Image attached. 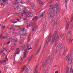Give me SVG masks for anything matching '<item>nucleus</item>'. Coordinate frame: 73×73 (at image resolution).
<instances>
[{"mask_svg": "<svg viewBox=\"0 0 73 73\" xmlns=\"http://www.w3.org/2000/svg\"><path fill=\"white\" fill-rule=\"evenodd\" d=\"M51 35V34H50L46 41V43L48 44V42H52V43H54V42H55V46H56V45H57V43H58V39H59L58 34L57 33V32L55 31L54 32L53 36H52V38L50 37Z\"/></svg>", "mask_w": 73, "mask_h": 73, "instance_id": "f257e3e1", "label": "nucleus"}, {"mask_svg": "<svg viewBox=\"0 0 73 73\" xmlns=\"http://www.w3.org/2000/svg\"><path fill=\"white\" fill-rule=\"evenodd\" d=\"M66 60L67 61H68V63L69 64H71V63H72V58L71 57V55L70 54L67 56L66 58Z\"/></svg>", "mask_w": 73, "mask_h": 73, "instance_id": "f03ea898", "label": "nucleus"}, {"mask_svg": "<svg viewBox=\"0 0 73 73\" xmlns=\"http://www.w3.org/2000/svg\"><path fill=\"white\" fill-rule=\"evenodd\" d=\"M27 11V8H25L23 9V10L22 11L23 13V14H25V16L27 17H30V15L29 13H30V12H26Z\"/></svg>", "mask_w": 73, "mask_h": 73, "instance_id": "7ed1b4c3", "label": "nucleus"}, {"mask_svg": "<svg viewBox=\"0 0 73 73\" xmlns=\"http://www.w3.org/2000/svg\"><path fill=\"white\" fill-rule=\"evenodd\" d=\"M30 46H31L30 44H25L23 47L22 49H23V50H25L24 52H28V48Z\"/></svg>", "mask_w": 73, "mask_h": 73, "instance_id": "20e7f679", "label": "nucleus"}, {"mask_svg": "<svg viewBox=\"0 0 73 73\" xmlns=\"http://www.w3.org/2000/svg\"><path fill=\"white\" fill-rule=\"evenodd\" d=\"M62 46L61 44H58L56 49V51H55L56 54H57V53H58V51L60 49H62Z\"/></svg>", "mask_w": 73, "mask_h": 73, "instance_id": "39448f33", "label": "nucleus"}, {"mask_svg": "<svg viewBox=\"0 0 73 73\" xmlns=\"http://www.w3.org/2000/svg\"><path fill=\"white\" fill-rule=\"evenodd\" d=\"M25 70V72L26 73H28L29 72V69L28 68L26 67V66H24L22 67V69L21 70V72H23L24 71V70Z\"/></svg>", "mask_w": 73, "mask_h": 73, "instance_id": "423d86ee", "label": "nucleus"}, {"mask_svg": "<svg viewBox=\"0 0 73 73\" xmlns=\"http://www.w3.org/2000/svg\"><path fill=\"white\" fill-rule=\"evenodd\" d=\"M71 72H72V73H73V70L72 69V68H70V67H66V73H70Z\"/></svg>", "mask_w": 73, "mask_h": 73, "instance_id": "0eeeda50", "label": "nucleus"}, {"mask_svg": "<svg viewBox=\"0 0 73 73\" xmlns=\"http://www.w3.org/2000/svg\"><path fill=\"white\" fill-rule=\"evenodd\" d=\"M55 16V13L54 12L51 13L49 15L48 20H50L51 18H53Z\"/></svg>", "mask_w": 73, "mask_h": 73, "instance_id": "6e6552de", "label": "nucleus"}, {"mask_svg": "<svg viewBox=\"0 0 73 73\" xmlns=\"http://www.w3.org/2000/svg\"><path fill=\"white\" fill-rule=\"evenodd\" d=\"M66 29L67 30L68 29V28H69V19L67 18L66 20Z\"/></svg>", "mask_w": 73, "mask_h": 73, "instance_id": "1a4fd4ad", "label": "nucleus"}, {"mask_svg": "<svg viewBox=\"0 0 73 73\" xmlns=\"http://www.w3.org/2000/svg\"><path fill=\"white\" fill-rule=\"evenodd\" d=\"M58 20H57L56 21H53L52 22V25H53L54 26H55V25H57V24L58 23Z\"/></svg>", "mask_w": 73, "mask_h": 73, "instance_id": "9d476101", "label": "nucleus"}, {"mask_svg": "<svg viewBox=\"0 0 73 73\" xmlns=\"http://www.w3.org/2000/svg\"><path fill=\"white\" fill-rule=\"evenodd\" d=\"M49 60V58H47L45 60V61L44 64L43 65H42V67L44 68L45 66V65L46 64V63H47V62Z\"/></svg>", "mask_w": 73, "mask_h": 73, "instance_id": "9b49d317", "label": "nucleus"}, {"mask_svg": "<svg viewBox=\"0 0 73 73\" xmlns=\"http://www.w3.org/2000/svg\"><path fill=\"white\" fill-rule=\"evenodd\" d=\"M16 54H15V57L16 56V54H19L20 53V50H19V48H17L16 49Z\"/></svg>", "mask_w": 73, "mask_h": 73, "instance_id": "f8f14e48", "label": "nucleus"}, {"mask_svg": "<svg viewBox=\"0 0 73 73\" xmlns=\"http://www.w3.org/2000/svg\"><path fill=\"white\" fill-rule=\"evenodd\" d=\"M66 38L67 40H68L70 38V34L69 33H67Z\"/></svg>", "mask_w": 73, "mask_h": 73, "instance_id": "ddd939ff", "label": "nucleus"}, {"mask_svg": "<svg viewBox=\"0 0 73 73\" xmlns=\"http://www.w3.org/2000/svg\"><path fill=\"white\" fill-rule=\"evenodd\" d=\"M28 53V52H25L24 51L23 53L24 56H23V58H25L26 57H27V54Z\"/></svg>", "mask_w": 73, "mask_h": 73, "instance_id": "4468645a", "label": "nucleus"}, {"mask_svg": "<svg viewBox=\"0 0 73 73\" xmlns=\"http://www.w3.org/2000/svg\"><path fill=\"white\" fill-rule=\"evenodd\" d=\"M49 9H52V10H53V11H55V9L54 7H53V6L52 5H51L49 7Z\"/></svg>", "mask_w": 73, "mask_h": 73, "instance_id": "2eb2a0df", "label": "nucleus"}, {"mask_svg": "<svg viewBox=\"0 0 73 73\" xmlns=\"http://www.w3.org/2000/svg\"><path fill=\"white\" fill-rule=\"evenodd\" d=\"M42 11V10H41L40 11V12H41L42 14V15H40V18H41V17H43V16H44V15H43V14H44V13H45V11Z\"/></svg>", "mask_w": 73, "mask_h": 73, "instance_id": "dca6fc26", "label": "nucleus"}, {"mask_svg": "<svg viewBox=\"0 0 73 73\" xmlns=\"http://www.w3.org/2000/svg\"><path fill=\"white\" fill-rule=\"evenodd\" d=\"M38 27V26H37V25L35 26L34 27H33L32 28V31L33 32H34V31H35V29H37Z\"/></svg>", "mask_w": 73, "mask_h": 73, "instance_id": "f3484780", "label": "nucleus"}, {"mask_svg": "<svg viewBox=\"0 0 73 73\" xmlns=\"http://www.w3.org/2000/svg\"><path fill=\"white\" fill-rule=\"evenodd\" d=\"M15 7L16 8L18 7L17 10L18 11H21V8H20V6H15L14 8H15Z\"/></svg>", "mask_w": 73, "mask_h": 73, "instance_id": "a211bd4d", "label": "nucleus"}, {"mask_svg": "<svg viewBox=\"0 0 73 73\" xmlns=\"http://www.w3.org/2000/svg\"><path fill=\"white\" fill-rule=\"evenodd\" d=\"M37 73V65H36L34 69V73Z\"/></svg>", "mask_w": 73, "mask_h": 73, "instance_id": "6ab92c4d", "label": "nucleus"}, {"mask_svg": "<svg viewBox=\"0 0 73 73\" xmlns=\"http://www.w3.org/2000/svg\"><path fill=\"white\" fill-rule=\"evenodd\" d=\"M38 17H37V16H36L35 17H34L32 19V20H38Z\"/></svg>", "mask_w": 73, "mask_h": 73, "instance_id": "aec40b11", "label": "nucleus"}, {"mask_svg": "<svg viewBox=\"0 0 73 73\" xmlns=\"http://www.w3.org/2000/svg\"><path fill=\"white\" fill-rule=\"evenodd\" d=\"M60 9H57L56 10V13L57 15H58V13H60Z\"/></svg>", "mask_w": 73, "mask_h": 73, "instance_id": "412c9836", "label": "nucleus"}, {"mask_svg": "<svg viewBox=\"0 0 73 73\" xmlns=\"http://www.w3.org/2000/svg\"><path fill=\"white\" fill-rule=\"evenodd\" d=\"M13 27V26L9 25L8 27L7 28L8 29H12Z\"/></svg>", "mask_w": 73, "mask_h": 73, "instance_id": "4be33fe9", "label": "nucleus"}, {"mask_svg": "<svg viewBox=\"0 0 73 73\" xmlns=\"http://www.w3.org/2000/svg\"><path fill=\"white\" fill-rule=\"evenodd\" d=\"M38 45V43H36L35 44H34V48L35 49H36L37 48V47Z\"/></svg>", "mask_w": 73, "mask_h": 73, "instance_id": "5701e85b", "label": "nucleus"}, {"mask_svg": "<svg viewBox=\"0 0 73 73\" xmlns=\"http://www.w3.org/2000/svg\"><path fill=\"white\" fill-rule=\"evenodd\" d=\"M41 47H42V46H41V45L39 47V50L38 51V53L36 54V55H38V52H40V50L41 49Z\"/></svg>", "mask_w": 73, "mask_h": 73, "instance_id": "b1692460", "label": "nucleus"}, {"mask_svg": "<svg viewBox=\"0 0 73 73\" xmlns=\"http://www.w3.org/2000/svg\"><path fill=\"white\" fill-rule=\"evenodd\" d=\"M72 41H73V39H71L69 40L68 43L70 44H72Z\"/></svg>", "mask_w": 73, "mask_h": 73, "instance_id": "393cba45", "label": "nucleus"}, {"mask_svg": "<svg viewBox=\"0 0 73 73\" xmlns=\"http://www.w3.org/2000/svg\"><path fill=\"white\" fill-rule=\"evenodd\" d=\"M63 49L64 52H66V50H67V48H65V47L64 46L63 47Z\"/></svg>", "mask_w": 73, "mask_h": 73, "instance_id": "a878e982", "label": "nucleus"}, {"mask_svg": "<svg viewBox=\"0 0 73 73\" xmlns=\"http://www.w3.org/2000/svg\"><path fill=\"white\" fill-rule=\"evenodd\" d=\"M39 3L40 5H43V3L40 0L39 1Z\"/></svg>", "mask_w": 73, "mask_h": 73, "instance_id": "bb28decb", "label": "nucleus"}, {"mask_svg": "<svg viewBox=\"0 0 73 73\" xmlns=\"http://www.w3.org/2000/svg\"><path fill=\"white\" fill-rule=\"evenodd\" d=\"M32 57H33L32 56H31L29 58V59H28V61H31V59H32Z\"/></svg>", "mask_w": 73, "mask_h": 73, "instance_id": "cd10ccee", "label": "nucleus"}, {"mask_svg": "<svg viewBox=\"0 0 73 73\" xmlns=\"http://www.w3.org/2000/svg\"><path fill=\"white\" fill-rule=\"evenodd\" d=\"M45 24L44 25V26H43V29H44V28H45V27H46V22H44Z\"/></svg>", "mask_w": 73, "mask_h": 73, "instance_id": "c85d7f7f", "label": "nucleus"}, {"mask_svg": "<svg viewBox=\"0 0 73 73\" xmlns=\"http://www.w3.org/2000/svg\"><path fill=\"white\" fill-rule=\"evenodd\" d=\"M19 3H21L22 4H25V2H19Z\"/></svg>", "mask_w": 73, "mask_h": 73, "instance_id": "c756f323", "label": "nucleus"}, {"mask_svg": "<svg viewBox=\"0 0 73 73\" xmlns=\"http://www.w3.org/2000/svg\"><path fill=\"white\" fill-rule=\"evenodd\" d=\"M54 7L55 8H57V7H58V5L57 4H56L54 5Z\"/></svg>", "mask_w": 73, "mask_h": 73, "instance_id": "7c9ffc66", "label": "nucleus"}, {"mask_svg": "<svg viewBox=\"0 0 73 73\" xmlns=\"http://www.w3.org/2000/svg\"><path fill=\"white\" fill-rule=\"evenodd\" d=\"M64 34H61L60 35V37H61V38H62V37H63V36H64Z\"/></svg>", "mask_w": 73, "mask_h": 73, "instance_id": "2f4dec72", "label": "nucleus"}, {"mask_svg": "<svg viewBox=\"0 0 73 73\" xmlns=\"http://www.w3.org/2000/svg\"><path fill=\"white\" fill-rule=\"evenodd\" d=\"M48 2L50 4V3H52V0H48Z\"/></svg>", "mask_w": 73, "mask_h": 73, "instance_id": "473e14b6", "label": "nucleus"}, {"mask_svg": "<svg viewBox=\"0 0 73 73\" xmlns=\"http://www.w3.org/2000/svg\"><path fill=\"white\" fill-rule=\"evenodd\" d=\"M35 7V5L33 4V6H32L31 7V9H33V8L34 7Z\"/></svg>", "mask_w": 73, "mask_h": 73, "instance_id": "72a5a7b5", "label": "nucleus"}, {"mask_svg": "<svg viewBox=\"0 0 73 73\" xmlns=\"http://www.w3.org/2000/svg\"><path fill=\"white\" fill-rule=\"evenodd\" d=\"M19 3L18 2H15L14 3H13V5H16V4H19Z\"/></svg>", "mask_w": 73, "mask_h": 73, "instance_id": "f704fd0d", "label": "nucleus"}, {"mask_svg": "<svg viewBox=\"0 0 73 73\" xmlns=\"http://www.w3.org/2000/svg\"><path fill=\"white\" fill-rule=\"evenodd\" d=\"M8 54H7V56H6L5 57V58H6V61H8V59L7 58V56H8Z\"/></svg>", "mask_w": 73, "mask_h": 73, "instance_id": "c9c22d12", "label": "nucleus"}, {"mask_svg": "<svg viewBox=\"0 0 73 73\" xmlns=\"http://www.w3.org/2000/svg\"><path fill=\"white\" fill-rule=\"evenodd\" d=\"M14 49H15V48L13 47H11L10 48L11 50H14Z\"/></svg>", "mask_w": 73, "mask_h": 73, "instance_id": "e433bc0d", "label": "nucleus"}, {"mask_svg": "<svg viewBox=\"0 0 73 73\" xmlns=\"http://www.w3.org/2000/svg\"><path fill=\"white\" fill-rule=\"evenodd\" d=\"M2 1H3V3H5V2H6V1H8L7 0H1Z\"/></svg>", "mask_w": 73, "mask_h": 73, "instance_id": "4c0bfd02", "label": "nucleus"}, {"mask_svg": "<svg viewBox=\"0 0 73 73\" xmlns=\"http://www.w3.org/2000/svg\"><path fill=\"white\" fill-rule=\"evenodd\" d=\"M4 68L5 70H7V67L4 66Z\"/></svg>", "mask_w": 73, "mask_h": 73, "instance_id": "58836bf2", "label": "nucleus"}, {"mask_svg": "<svg viewBox=\"0 0 73 73\" xmlns=\"http://www.w3.org/2000/svg\"><path fill=\"white\" fill-rule=\"evenodd\" d=\"M6 38H7V40H9V39H10V37H9V36H7V37Z\"/></svg>", "mask_w": 73, "mask_h": 73, "instance_id": "ea45409f", "label": "nucleus"}, {"mask_svg": "<svg viewBox=\"0 0 73 73\" xmlns=\"http://www.w3.org/2000/svg\"><path fill=\"white\" fill-rule=\"evenodd\" d=\"M30 14V17H31V16L32 17V16H33V14H30V13H29Z\"/></svg>", "mask_w": 73, "mask_h": 73, "instance_id": "a19ab883", "label": "nucleus"}, {"mask_svg": "<svg viewBox=\"0 0 73 73\" xmlns=\"http://www.w3.org/2000/svg\"><path fill=\"white\" fill-rule=\"evenodd\" d=\"M73 16H72V18L71 19V22H72V21H73Z\"/></svg>", "mask_w": 73, "mask_h": 73, "instance_id": "79ce46f5", "label": "nucleus"}, {"mask_svg": "<svg viewBox=\"0 0 73 73\" xmlns=\"http://www.w3.org/2000/svg\"><path fill=\"white\" fill-rule=\"evenodd\" d=\"M49 69H50L49 67H48L47 68L46 70H47V71H49Z\"/></svg>", "mask_w": 73, "mask_h": 73, "instance_id": "37998d69", "label": "nucleus"}, {"mask_svg": "<svg viewBox=\"0 0 73 73\" xmlns=\"http://www.w3.org/2000/svg\"><path fill=\"white\" fill-rule=\"evenodd\" d=\"M3 64V61H1V60L0 61V64L1 65Z\"/></svg>", "mask_w": 73, "mask_h": 73, "instance_id": "c03bdc74", "label": "nucleus"}, {"mask_svg": "<svg viewBox=\"0 0 73 73\" xmlns=\"http://www.w3.org/2000/svg\"><path fill=\"white\" fill-rule=\"evenodd\" d=\"M30 41V39H27V42H28Z\"/></svg>", "mask_w": 73, "mask_h": 73, "instance_id": "a18cd8bd", "label": "nucleus"}, {"mask_svg": "<svg viewBox=\"0 0 73 73\" xmlns=\"http://www.w3.org/2000/svg\"><path fill=\"white\" fill-rule=\"evenodd\" d=\"M73 28V25H71V26L70 27V28L71 29H72Z\"/></svg>", "mask_w": 73, "mask_h": 73, "instance_id": "49530a36", "label": "nucleus"}, {"mask_svg": "<svg viewBox=\"0 0 73 73\" xmlns=\"http://www.w3.org/2000/svg\"><path fill=\"white\" fill-rule=\"evenodd\" d=\"M24 20V21H25L26 22L27 21V19H23Z\"/></svg>", "mask_w": 73, "mask_h": 73, "instance_id": "de8ad7c7", "label": "nucleus"}, {"mask_svg": "<svg viewBox=\"0 0 73 73\" xmlns=\"http://www.w3.org/2000/svg\"><path fill=\"white\" fill-rule=\"evenodd\" d=\"M10 42H11V41H9L7 43H6V44H7V45H8V44H9Z\"/></svg>", "mask_w": 73, "mask_h": 73, "instance_id": "09e8293b", "label": "nucleus"}, {"mask_svg": "<svg viewBox=\"0 0 73 73\" xmlns=\"http://www.w3.org/2000/svg\"><path fill=\"white\" fill-rule=\"evenodd\" d=\"M68 33H69V34H70H70L71 33V31H69Z\"/></svg>", "mask_w": 73, "mask_h": 73, "instance_id": "8fccbe9b", "label": "nucleus"}, {"mask_svg": "<svg viewBox=\"0 0 73 73\" xmlns=\"http://www.w3.org/2000/svg\"><path fill=\"white\" fill-rule=\"evenodd\" d=\"M32 48L31 47H30V48H28L27 49H28V50H31V49H32Z\"/></svg>", "mask_w": 73, "mask_h": 73, "instance_id": "3c124183", "label": "nucleus"}, {"mask_svg": "<svg viewBox=\"0 0 73 73\" xmlns=\"http://www.w3.org/2000/svg\"><path fill=\"white\" fill-rule=\"evenodd\" d=\"M4 38H7V37L5 36H3V39H4Z\"/></svg>", "mask_w": 73, "mask_h": 73, "instance_id": "603ef678", "label": "nucleus"}, {"mask_svg": "<svg viewBox=\"0 0 73 73\" xmlns=\"http://www.w3.org/2000/svg\"><path fill=\"white\" fill-rule=\"evenodd\" d=\"M65 1L66 3V5H67V1L66 0H65Z\"/></svg>", "mask_w": 73, "mask_h": 73, "instance_id": "864d4df0", "label": "nucleus"}, {"mask_svg": "<svg viewBox=\"0 0 73 73\" xmlns=\"http://www.w3.org/2000/svg\"><path fill=\"white\" fill-rule=\"evenodd\" d=\"M31 27V25H29V26L28 25H27V28H28V27Z\"/></svg>", "mask_w": 73, "mask_h": 73, "instance_id": "5fc2aeb1", "label": "nucleus"}, {"mask_svg": "<svg viewBox=\"0 0 73 73\" xmlns=\"http://www.w3.org/2000/svg\"><path fill=\"white\" fill-rule=\"evenodd\" d=\"M31 25H34L35 24L33 23H31Z\"/></svg>", "mask_w": 73, "mask_h": 73, "instance_id": "6e6d98bb", "label": "nucleus"}, {"mask_svg": "<svg viewBox=\"0 0 73 73\" xmlns=\"http://www.w3.org/2000/svg\"><path fill=\"white\" fill-rule=\"evenodd\" d=\"M24 31H25V28H23L22 30V32H24Z\"/></svg>", "mask_w": 73, "mask_h": 73, "instance_id": "4d7b16f0", "label": "nucleus"}, {"mask_svg": "<svg viewBox=\"0 0 73 73\" xmlns=\"http://www.w3.org/2000/svg\"><path fill=\"white\" fill-rule=\"evenodd\" d=\"M5 26H3V27H2L3 29H4V28H5Z\"/></svg>", "mask_w": 73, "mask_h": 73, "instance_id": "13d9d810", "label": "nucleus"}, {"mask_svg": "<svg viewBox=\"0 0 73 73\" xmlns=\"http://www.w3.org/2000/svg\"><path fill=\"white\" fill-rule=\"evenodd\" d=\"M48 73V71H47L46 70V71L45 72V73Z\"/></svg>", "mask_w": 73, "mask_h": 73, "instance_id": "bf43d9fd", "label": "nucleus"}, {"mask_svg": "<svg viewBox=\"0 0 73 73\" xmlns=\"http://www.w3.org/2000/svg\"><path fill=\"white\" fill-rule=\"evenodd\" d=\"M19 46H20V47H22V46H23V45H22V44H21L19 45Z\"/></svg>", "mask_w": 73, "mask_h": 73, "instance_id": "052dcab7", "label": "nucleus"}, {"mask_svg": "<svg viewBox=\"0 0 73 73\" xmlns=\"http://www.w3.org/2000/svg\"><path fill=\"white\" fill-rule=\"evenodd\" d=\"M2 61L3 62H6V60H3Z\"/></svg>", "mask_w": 73, "mask_h": 73, "instance_id": "680f3d73", "label": "nucleus"}, {"mask_svg": "<svg viewBox=\"0 0 73 73\" xmlns=\"http://www.w3.org/2000/svg\"><path fill=\"white\" fill-rule=\"evenodd\" d=\"M17 23V21H16V22H13V24H15V23Z\"/></svg>", "mask_w": 73, "mask_h": 73, "instance_id": "e2e57ef3", "label": "nucleus"}, {"mask_svg": "<svg viewBox=\"0 0 73 73\" xmlns=\"http://www.w3.org/2000/svg\"><path fill=\"white\" fill-rule=\"evenodd\" d=\"M55 73H58V71H56L55 72Z\"/></svg>", "mask_w": 73, "mask_h": 73, "instance_id": "0e129e2a", "label": "nucleus"}, {"mask_svg": "<svg viewBox=\"0 0 73 73\" xmlns=\"http://www.w3.org/2000/svg\"><path fill=\"white\" fill-rule=\"evenodd\" d=\"M2 36H3V34H1V35L0 36V37H2Z\"/></svg>", "mask_w": 73, "mask_h": 73, "instance_id": "69168bd1", "label": "nucleus"}, {"mask_svg": "<svg viewBox=\"0 0 73 73\" xmlns=\"http://www.w3.org/2000/svg\"><path fill=\"white\" fill-rule=\"evenodd\" d=\"M19 44H21L22 43V42L21 41H19Z\"/></svg>", "mask_w": 73, "mask_h": 73, "instance_id": "338daca9", "label": "nucleus"}, {"mask_svg": "<svg viewBox=\"0 0 73 73\" xmlns=\"http://www.w3.org/2000/svg\"><path fill=\"white\" fill-rule=\"evenodd\" d=\"M1 53H3V51H2V50L1 51Z\"/></svg>", "mask_w": 73, "mask_h": 73, "instance_id": "774afa93", "label": "nucleus"}]
</instances>
